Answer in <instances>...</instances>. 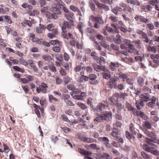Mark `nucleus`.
I'll list each match as a JSON object with an SVG mask.
<instances>
[{"label":"nucleus","mask_w":159,"mask_h":159,"mask_svg":"<svg viewBox=\"0 0 159 159\" xmlns=\"http://www.w3.org/2000/svg\"><path fill=\"white\" fill-rule=\"evenodd\" d=\"M96 116H98L94 120V121L96 124H97V122H102L104 120L109 121L112 118V114L109 112L100 115L98 113H97Z\"/></svg>","instance_id":"f257e3e1"},{"label":"nucleus","mask_w":159,"mask_h":159,"mask_svg":"<svg viewBox=\"0 0 159 159\" xmlns=\"http://www.w3.org/2000/svg\"><path fill=\"white\" fill-rule=\"evenodd\" d=\"M109 104L107 101H103L99 103L95 108L94 110L98 112L104 111V110L107 108Z\"/></svg>","instance_id":"f03ea898"},{"label":"nucleus","mask_w":159,"mask_h":159,"mask_svg":"<svg viewBox=\"0 0 159 159\" xmlns=\"http://www.w3.org/2000/svg\"><path fill=\"white\" fill-rule=\"evenodd\" d=\"M99 141L103 142V144L107 149L111 148L112 147L111 143H109V140L107 137H100L98 138Z\"/></svg>","instance_id":"7ed1b4c3"},{"label":"nucleus","mask_w":159,"mask_h":159,"mask_svg":"<svg viewBox=\"0 0 159 159\" xmlns=\"http://www.w3.org/2000/svg\"><path fill=\"white\" fill-rule=\"evenodd\" d=\"M47 88L48 86L46 84L44 83H42L39 87H36V92L38 93H40L41 92L43 93H46Z\"/></svg>","instance_id":"20e7f679"},{"label":"nucleus","mask_w":159,"mask_h":159,"mask_svg":"<svg viewBox=\"0 0 159 159\" xmlns=\"http://www.w3.org/2000/svg\"><path fill=\"white\" fill-rule=\"evenodd\" d=\"M89 19L92 21L96 22L100 25H103L104 23V21L102 17L95 16H92L90 17Z\"/></svg>","instance_id":"39448f33"},{"label":"nucleus","mask_w":159,"mask_h":159,"mask_svg":"<svg viewBox=\"0 0 159 159\" xmlns=\"http://www.w3.org/2000/svg\"><path fill=\"white\" fill-rule=\"evenodd\" d=\"M94 2L96 6L100 9L104 10L106 11L109 10V7L108 6L100 3L98 0H94Z\"/></svg>","instance_id":"423d86ee"},{"label":"nucleus","mask_w":159,"mask_h":159,"mask_svg":"<svg viewBox=\"0 0 159 159\" xmlns=\"http://www.w3.org/2000/svg\"><path fill=\"white\" fill-rule=\"evenodd\" d=\"M150 95L148 93H144L140 96V98L143 102L149 101L150 100Z\"/></svg>","instance_id":"0eeeda50"},{"label":"nucleus","mask_w":159,"mask_h":159,"mask_svg":"<svg viewBox=\"0 0 159 159\" xmlns=\"http://www.w3.org/2000/svg\"><path fill=\"white\" fill-rule=\"evenodd\" d=\"M93 66L95 70L97 72L103 71L106 68L105 66L99 65L97 63H94L93 65Z\"/></svg>","instance_id":"6e6552de"},{"label":"nucleus","mask_w":159,"mask_h":159,"mask_svg":"<svg viewBox=\"0 0 159 159\" xmlns=\"http://www.w3.org/2000/svg\"><path fill=\"white\" fill-rule=\"evenodd\" d=\"M119 66V64L116 62H111L109 65V69L112 71H115L116 70L117 68Z\"/></svg>","instance_id":"1a4fd4ad"},{"label":"nucleus","mask_w":159,"mask_h":159,"mask_svg":"<svg viewBox=\"0 0 159 159\" xmlns=\"http://www.w3.org/2000/svg\"><path fill=\"white\" fill-rule=\"evenodd\" d=\"M135 115L139 116L144 120H147L148 119V117L145 114L141 111H138L135 113Z\"/></svg>","instance_id":"9d476101"},{"label":"nucleus","mask_w":159,"mask_h":159,"mask_svg":"<svg viewBox=\"0 0 159 159\" xmlns=\"http://www.w3.org/2000/svg\"><path fill=\"white\" fill-rule=\"evenodd\" d=\"M71 25L70 23L67 21H64L63 26L62 27L61 29L63 31L66 32V29H71Z\"/></svg>","instance_id":"9b49d317"},{"label":"nucleus","mask_w":159,"mask_h":159,"mask_svg":"<svg viewBox=\"0 0 159 159\" xmlns=\"http://www.w3.org/2000/svg\"><path fill=\"white\" fill-rule=\"evenodd\" d=\"M104 72L102 73L103 78L106 79H108L111 77V73L110 71L107 68H106L105 70L103 71Z\"/></svg>","instance_id":"f8f14e48"},{"label":"nucleus","mask_w":159,"mask_h":159,"mask_svg":"<svg viewBox=\"0 0 159 159\" xmlns=\"http://www.w3.org/2000/svg\"><path fill=\"white\" fill-rule=\"evenodd\" d=\"M122 11V9L117 6L115 7H112L111 8V11L117 16L119 14L118 12H121Z\"/></svg>","instance_id":"ddd939ff"},{"label":"nucleus","mask_w":159,"mask_h":159,"mask_svg":"<svg viewBox=\"0 0 159 159\" xmlns=\"http://www.w3.org/2000/svg\"><path fill=\"white\" fill-rule=\"evenodd\" d=\"M134 19L137 21H139L142 22L147 23L148 22V20L144 17L141 16L137 15L134 17Z\"/></svg>","instance_id":"4468645a"},{"label":"nucleus","mask_w":159,"mask_h":159,"mask_svg":"<svg viewBox=\"0 0 159 159\" xmlns=\"http://www.w3.org/2000/svg\"><path fill=\"white\" fill-rule=\"evenodd\" d=\"M81 140L85 142L88 143H91L93 142H97V140L88 138L86 136H82L81 138Z\"/></svg>","instance_id":"2eb2a0df"},{"label":"nucleus","mask_w":159,"mask_h":159,"mask_svg":"<svg viewBox=\"0 0 159 159\" xmlns=\"http://www.w3.org/2000/svg\"><path fill=\"white\" fill-rule=\"evenodd\" d=\"M65 16L66 18L70 21H72V19L75 17V14L70 11L68 13H66Z\"/></svg>","instance_id":"dca6fc26"},{"label":"nucleus","mask_w":159,"mask_h":159,"mask_svg":"<svg viewBox=\"0 0 159 159\" xmlns=\"http://www.w3.org/2000/svg\"><path fill=\"white\" fill-rule=\"evenodd\" d=\"M78 151L79 152L84 155L89 156L92 154V152L89 151H86L84 149L80 148H79Z\"/></svg>","instance_id":"f3484780"},{"label":"nucleus","mask_w":159,"mask_h":159,"mask_svg":"<svg viewBox=\"0 0 159 159\" xmlns=\"http://www.w3.org/2000/svg\"><path fill=\"white\" fill-rule=\"evenodd\" d=\"M110 134L116 139L118 138L119 135V130L116 128H114L112 132L110 133Z\"/></svg>","instance_id":"a211bd4d"},{"label":"nucleus","mask_w":159,"mask_h":159,"mask_svg":"<svg viewBox=\"0 0 159 159\" xmlns=\"http://www.w3.org/2000/svg\"><path fill=\"white\" fill-rule=\"evenodd\" d=\"M39 27H37L36 28V31L39 34L42 33V30H45V26L41 24L39 25Z\"/></svg>","instance_id":"6ab92c4d"},{"label":"nucleus","mask_w":159,"mask_h":159,"mask_svg":"<svg viewBox=\"0 0 159 159\" xmlns=\"http://www.w3.org/2000/svg\"><path fill=\"white\" fill-rule=\"evenodd\" d=\"M145 133L148 136L151 138V140L156 139V135L154 132L146 131Z\"/></svg>","instance_id":"aec40b11"},{"label":"nucleus","mask_w":159,"mask_h":159,"mask_svg":"<svg viewBox=\"0 0 159 159\" xmlns=\"http://www.w3.org/2000/svg\"><path fill=\"white\" fill-rule=\"evenodd\" d=\"M142 38L144 39L143 41L146 43H148L149 44H152V41L150 40L146 34H145L142 37Z\"/></svg>","instance_id":"412c9836"},{"label":"nucleus","mask_w":159,"mask_h":159,"mask_svg":"<svg viewBox=\"0 0 159 159\" xmlns=\"http://www.w3.org/2000/svg\"><path fill=\"white\" fill-rule=\"evenodd\" d=\"M146 141L149 145L152 146L153 149H156L158 148V146L157 145L152 143L153 142H152V140H151V139L148 138H147L146 139Z\"/></svg>","instance_id":"4be33fe9"},{"label":"nucleus","mask_w":159,"mask_h":159,"mask_svg":"<svg viewBox=\"0 0 159 159\" xmlns=\"http://www.w3.org/2000/svg\"><path fill=\"white\" fill-rule=\"evenodd\" d=\"M127 2L129 4H132L134 5L139 6L140 5V2L138 0H126Z\"/></svg>","instance_id":"5701e85b"},{"label":"nucleus","mask_w":159,"mask_h":159,"mask_svg":"<svg viewBox=\"0 0 159 159\" xmlns=\"http://www.w3.org/2000/svg\"><path fill=\"white\" fill-rule=\"evenodd\" d=\"M135 105L137 109L140 110L141 107H143V102L141 100H136Z\"/></svg>","instance_id":"b1692460"},{"label":"nucleus","mask_w":159,"mask_h":159,"mask_svg":"<svg viewBox=\"0 0 159 159\" xmlns=\"http://www.w3.org/2000/svg\"><path fill=\"white\" fill-rule=\"evenodd\" d=\"M32 41L33 42H36L37 43L39 44H43L44 43V40L41 39H38L37 38L36 39H32Z\"/></svg>","instance_id":"393cba45"},{"label":"nucleus","mask_w":159,"mask_h":159,"mask_svg":"<svg viewBox=\"0 0 159 159\" xmlns=\"http://www.w3.org/2000/svg\"><path fill=\"white\" fill-rule=\"evenodd\" d=\"M95 46L96 48V49L100 51L99 53L101 54V55L103 56H105L106 53L103 51L102 50V48L97 43L96 44V45H95Z\"/></svg>","instance_id":"a878e982"},{"label":"nucleus","mask_w":159,"mask_h":159,"mask_svg":"<svg viewBox=\"0 0 159 159\" xmlns=\"http://www.w3.org/2000/svg\"><path fill=\"white\" fill-rule=\"evenodd\" d=\"M84 26L83 24L81 22H80L77 25V28L81 32L82 35L83 34L84 31L83 30V28Z\"/></svg>","instance_id":"bb28decb"},{"label":"nucleus","mask_w":159,"mask_h":159,"mask_svg":"<svg viewBox=\"0 0 159 159\" xmlns=\"http://www.w3.org/2000/svg\"><path fill=\"white\" fill-rule=\"evenodd\" d=\"M124 43L128 46L131 50L133 49L134 48V46L130 43V41L128 39H125L124 40Z\"/></svg>","instance_id":"cd10ccee"},{"label":"nucleus","mask_w":159,"mask_h":159,"mask_svg":"<svg viewBox=\"0 0 159 159\" xmlns=\"http://www.w3.org/2000/svg\"><path fill=\"white\" fill-rule=\"evenodd\" d=\"M132 43L136 44V46L138 49H140L141 48L142 44L140 40H134L132 42Z\"/></svg>","instance_id":"c85d7f7f"},{"label":"nucleus","mask_w":159,"mask_h":159,"mask_svg":"<svg viewBox=\"0 0 159 159\" xmlns=\"http://www.w3.org/2000/svg\"><path fill=\"white\" fill-rule=\"evenodd\" d=\"M95 31V30L92 28L89 27L87 28L85 30L86 33L88 35H90Z\"/></svg>","instance_id":"c756f323"},{"label":"nucleus","mask_w":159,"mask_h":159,"mask_svg":"<svg viewBox=\"0 0 159 159\" xmlns=\"http://www.w3.org/2000/svg\"><path fill=\"white\" fill-rule=\"evenodd\" d=\"M143 126L145 128L148 129H150L152 127V125L150 122L148 121H145L144 124L143 125Z\"/></svg>","instance_id":"7c9ffc66"},{"label":"nucleus","mask_w":159,"mask_h":159,"mask_svg":"<svg viewBox=\"0 0 159 159\" xmlns=\"http://www.w3.org/2000/svg\"><path fill=\"white\" fill-rule=\"evenodd\" d=\"M57 61L59 62H62L63 61L62 55L61 54H59L57 53L54 55Z\"/></svg>","instance_id":"2f4dec72"},{"label":"nucleus","mask_w":159,"mask_h":159,"mask_svg":"<svg viewBox=\"0 0 159 159\" xmlns=\"http://www.w3.org/2000/svg\"><path fill=\"white\" fill-rule=\"evenodd\" d=\"M121 149L125 151L128 152L129 151L131 148V146L127 145H125L124 146L122 147L120 145Z\"/></svg>","instance_id":"473e14b6"},{"label":"nucleus","mask_w":159,"mask_h":159,"mask_svg":"<svg viewBox=\"0 0 159 159\" xmlns=\"http://www.w3.org/2000/svg\"><path fill=\"white\" fill-rule=\"evenodd\" d=\"M51 11L53 12V13L57 14H60V11L59 9L57 7H52L50 9Z\"/></svg>","instance_id":"72a5a7b5"},{"label":"nucleus","mask_w":159,"mask_h":159,"mask_svg":"<svg viewBox=\"0 0 159 159\" xmlns=\"http://www.w3.org/2000/svg\"><path fill=\"white\" fill-rule=\"evenodd\" d=\"M129 128L130 131L134 134H136V132L135 130V128L134 127V126L132 124H130L129 125Z\"/></svg>","instance_id":"f704fd0d"},{"label":"nucleus","mask_w":159,"mask_h":159,"mask_svg":"<svg viewBox=\"0 0 159 159\" xmlns=\"http://www.w3.org/2000/svg\"><path fill=\"white\" fill-rule=\"evenodd\" d=\"M137 81L138 84L142 86L144 84V80L142 77L140 76L138 77L137 78Z\"/></svg>","instance_id":"c9c22d12"},{"label":"nucleus","mask_w":159,"mask_h":159,"mask_svg":"<svg viewBox=\"0 0 159 159\" xmlns=\"http://www.w3.org/2000/svg\"><path fill=\"white\" fill-rule=\"evenodd\" d=\"M118 76L120 79H123L124 80L128 78V75L122 72H120L118 74Z\"/></svg>","instance_id":"e433bc0d"},{"label":"nucleus","mask_w":159,"mask_h":159,"mask_svg":"<svg viewBox=\"0 0 159 159\" xmlns=\"http://www.w3.org/2000/svg\"><path fill=\"white\" fill-rule=\"evenodd\" d=\"M108 18L114 22H116L118 21V17L113 15H111Z\"/></svg>","instance_id":"4c0bfd02"},{"label":"nucleus","mask_w":159,"mask_h":159,"mask_svg":"<svg viewBox=\"0 0 159 159\" xmlns=\"http://www.w3.org/2000/svg\"><path fill=\"white\" fill-rule=\"evenodd\" d=\"M141 154L142 157L144 159H150L151 157L150 156L148 155L146 152L143 151H142L141 152Z\"/></svg>","instance_id":"58836bf2"},{"label":"nucleus","mask_w":159,"mask_h":159,"mask_svg":"<svg viewBox=\"0 0 159 159\" xmlns=\"http://www.w3.org/2000/svg\"><path fill=\"white\" fill-rule=\"evenodd\" d=\"M13 69L19 72H21V73H23L24 72V70L23 69L20 68L17 66H14L13 67Z\"/></svg>","instance_id":"ea45409f"},{"label":"nucleus","mask_w":159,"mask_h":159,"mask_svg":"<svg viewBox=\"0 0 159 159\" xmlns=\"http://www.w3.org/2000/svg\"><path fill=\"white\" fill-rule=\"evenodd\" d=\"M77 105L79 107L83 110H85L87 108V106L86 105L81 102H78Z\"/></svg>","instance_id":"a19ab883"},{"label":"nucleus","mask_w":159,"mask_h":159,"mask_svg":"<svg viewBox=\"0 0 159 159\" xmlns=\"http://www.w3.org/2000/svg\"><path fill=\"white\" fill-rule=\"evenodd\" d=\"M43 59L46 61H50L52 59V57L50 55H44L43 56Z\"/></svg>","instance_id":"79ce46f5"},{"label":"nucleus","mask_w":159,"mask_h":159,"mask_svg":"<svg viewBox=\"0 0 159 159\" xmlns=\"http://www.w3.org/2000/svg\"><path fill=\"white\" fill-rule=\"evenodd\" d=\"M89 147L93 149L97 150H99L100 148L99 147L97 146V144L95 143H92L89 145Z\"/></svg>","instance_id":"37998d69"},{"label":"nucleus","mask_w":159,"mask_h":159,"mask_svg":"<svg viewBox=\"0 0 159 159\" xmlns=\"http://www.w3.org/2000/svg\"><path fill=\"white\" fill-rule=\"evenodd\" d=\"M128 109L130 111H132L134 113V115H135L136 112L138 111H136V108H134L133 107L129 104L128 106Z\"/></svg>","instance_id":"c03bdc74"},{"label":"nucleus","mask_w":159,"mask_h":159,"mask_svg":"<svg viewBox=\"0 0 159 159\" xmlns=\"http://www.w3.org/2000/svg\"><path fill=\"white\" fill-rule=\"evenodd\" d=\"M49 68L52 71L54 72H55L57 71L56 68L55 66L53 63H52L49 66Z\"/></svg>","instance_id":"a18cd8bd"},{"label":"nucleus","mask_w":159,"mask_h":159,"mask_svg":"<svg viewBox=\"0 0 159 159\" xmlns=\"http://www.w3.org/2000/svg\"><path fill=\"white\" fill-rule=\"evenodd\" d=\"M63 79L64 82L66 84L69 83L70 80V78L68 76L64 77Z\"/></svg>","instance_id":"49530a36"},{"label":"nucleus","mask_w":159,"mask_h":159,"mask_svg":"<svg viewBox=\"0 0 159 159\" xmlns=\"http://www.w3.org/2000/svg\"><path fill=\"white\" fill-rule=\"evenodd\" d=\"M56 84L57 85L60 84L62 82V80L57 76L56 77Z\"/></svg>","instance_id":"de8ad7c7"},{"label":"nucleus","mask_w":159,"mask_h":159,"mask_svg":"<svg viewBox=\"0 0 159 159\" xmlns=\"http://www.w3.org/2000/svg\"><path fill=\"white\" fill-rule=\"evenodd\" d=\"M48 98L49 101L50 102H52V100H54L55 102H57L58 101V99L54 97L53 96L52 94L49 95Z\"/></svg>","instance_id":"09e8293b"},{"label":"nucleus","mask_w":159,"mask_h":159,"mask_svg":"<svg viewBox=\"0 0 159 159\" xmlns=\"http://www.w3.org/2000/svg\"><path fill=\"white\" fill-rule=\"evenodd\" d=\"M69 42L71 46H75L77 43L75 39H73L70 40L69 41Z\"/></svg>","instance_id":"8fccbe9b"},{"label":"nucleus","mask_w":159,"mask_h":159,"mask_svg":"<svg viewBox=\"0 0 159 159\" xmlns=\"http://www.w3.org/2000/svg\"><path fill=\"white\" fill-rule=\"evenodd\" d=\"M4 152L6 153H7L9 151L8 147L6 144H3Z\"/></svg>","instance_id":"3c124183"},{"label":"nucleus","mask_w":159,"mask_h":159,"mask_svg":"<svg viewBox=\"0 0 159 159\" xmlns=\"http://www.w3.org/2000/svg\"><path fill=\"white\" fill-rule=\"evenodd\" d=\"M70 10L75 12H77L78 11V9H79L78 7L73 5L70 6Z\"/></svg>","instance_id":"603ef678"},{"label":"nucleus","mask_w":159,"mask_h":159,"mask_svg":"<svg viewBox=\"0 0 159 159\" xmlns=\"http://www.w3.org/2000/svg\"><path fill=\"white\" fill-rule=\"evenodd\" d=\"M65 103L67 105L70 106H73L75 105L74 103L69 100H66L65 101Z\"/></svg>","instance_id":"864d4df0"},{"label":"nucleus","mask_w":159,"mask_h":159,"mask_svg":"<svg viewBox=\"0 0 159 159\" xmlns=\"http://www.w3.org/2000/svg\"><path fill=\"white\" fill-rule=\"evenodd\" d=\"M54 27V26L52 24H49L45 27V29H47L48 30L51 31L53 29Z\"/></svg>","instance_id":"5fc2aeb1"},{"label":"nucleus","mask_w":159,"mask_h":159,"mask_svg":"<svg viewBox=\"0 0 159 159\" xmlns=\"http://www.w3.org/2000/svg\"><path fill=\"white\" fill-rule=\"evenodd\" d=\"M101 45L103 47L105 48H107L108 47L106 42L104 41H102L100 42Z\"/></svg>","instance_id":"6e6d98bb"},{"label":"nucleus","mask_w":159,"mask_h":159,"mask_svg":"<svg viewBox=\"0 0 159 159\" xmlns=\"http://www.w3.org/2000/svg\"><path fill=\"white\" fill-rule=\"evenodd\" d=\"M89 5L91 10L93 11H95V5L92 1L90 2Z\"/></svg>","instance_id":"4d7b16f0"},{"label":"nucleus","mask_w":159,"mask_h":159,"mask_svg":"<svg viewBox=\"0 0 159 159\" xmlns=\"http://www.w3.org/2000/svg\"><path fill=\"white\" fill-rule=\"evenodd\" d=\"M81 68L83 70L84 69V67H82L80 65H79L76 67L75 69V71L76 72H79L81 70Z\"/></svg>","instance_id":"13d9d810"},{"label":"nucleus","mask_w":159,"mask_h":159,"mask_svg":"<svg viewBox=\"0 0 159 159\" xmlns=\"http://www.w3.org/2000/svg\"><path fill=\"white\" fill-rule=\"evenodd\" d=\"M50 43L54 45L57 44H60V42L58 40H52L50 42Z\"/></svg>","instance_id":"bf43d9fd"},{"label":"nucleus","mask_w":159,"mask_h":159,"mask_svg":"<svg viewBox=\"0 0 159 159\" xmlns=\"http://www.w3.org/2000/svg\"><path fill=\"white\" fill-rule=\"evenodd\" d=\"M126 137L129 140H130V142L131 143H133V141H132L131 140V136L130 135L128 131H126Z\"/></svg>","instance_id":"052dcab7"},{"label":"nucleus","mask_w":159,"mask_h":159,"mask_svg":"<svg viewBox=\"0 0 159 159\" xmlns=\"http://www.w3.org/2000/svg\"><path fill=\"white\" fill-rule=\"evenodd\" d=\"M5 20L7 23L9 24H11L12 23L11 20L10 18V16H5Z\"/></svg>","instance_id":"680f3d73"},{"label":"nucleus","mask_w":159,"mask_h":159,"mask_svg":"<svg viewBox=\"0 0 159 159\" xmlns=\"http://www.w3.org/2000/svg\"><path fill=\"white\" fill-rule=\"evenodd\" d=\"M68 88L70 90L74 91L75 90V87L74 85L73 84H70L67 86Z\"/></svg>","instance_id":"e2e57ef3"},{"label":"nucleus","mask_w":159,"mask_h":159,"mask_svg":"<svg viewBox=\"0 0 159 159\" xmlns=\"http://www.w3.org/2000/svg\"><path fill=\"white\" fill-rule=\"evenodd\" d=\"M73 98L77 100H83L80 94L74 96Z\"/></svg>","instance_id":"0e129e2a"},{"label":"nucleus","mask_w":159,"mask_h":159,"mask_svg":"<svg viewBox=\"0 0 159 159\" xmlns=\"http://www.w3.org/2000/svg\"><path fill=\"white\" fill-rule=\"evenodd\" d=\"M84 69H85L89 73L92 72L93 70L92 67L89 66H87L86 67H84Z\"/></svg>","instance_id":"69168bd1"},{"label":"nucleus","mask_w":159,"mask_h":159,"mask_svg":"<svg viewBox=\"0 0 159 159\" xmlns=\"http://www.w3.org/2000/svg\"><path fill=\"white\" fill-rule=\"evenodd\" d=\"M126 82L128 84L130 85L134 83V81L133 80V79L128 78L126 79Z\"/></svg>","instance_id":"338daca9"},{"label":"nucleus","mask_w":159,"mask_h":159,"mask_svg":"<svg viewBox=\"0 0 159 159\" xmlns=\"http://www.w3.org/2000/svg\"><path fill=\"white\" fill-rule=\"evenodd\" d=\"M117 108L120 110H122L124 107V106L121 103H117L116 105Z\"/></svg>","instance_id":"774afa93"}]
</instances>
